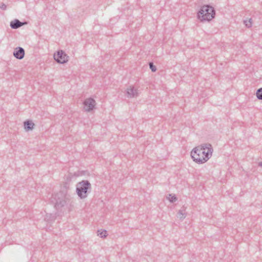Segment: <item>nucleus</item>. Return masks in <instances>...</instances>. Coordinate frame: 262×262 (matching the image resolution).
Masks as SVG:
<instances>
[{"mask_svg":"<svg viewBox=\"0 0 262 262\" xmlns=\"http://www.w3.org/2000/svg\"><path fill=\"white\" fill-rule=\"evenodd\" d=\"M91 189V184L88 180H82L76 184V192L81 199L86 198Z\"/></svg>","mask_w":262,"mask_h":262,"instance_id":"1","label":"nucleus"},{"mask_svg":"<svg viewBox=\"0 0 262 262\" xmlns=\"http://www.w3.org/2000/svg\"><path fill=\"white\" fill-rule=\"evenodd\" d=\"M54 199L56 200V202L55 203V207L56 209H58L64 206L66 202L63 198H60L58 196V195L55 194Z\"/></svg>","mask_w":262,"mask_h":262,"instance_id":"8","label":"nucleus"},{"mask_svg":"<svg viewBox=\"0 0 262 262\" xmlns=\"http://www.w3.org/2000/svg\"><path fill=\"white\" fill-rule=\"evenodd\" d=\"M84 108L86 112L92 111L96 105V101L92 98H86L83 102Z\"/></svg>","mask_w":262,"mask_h":262,"instance_id":"6","label":"nucleus"},{"mask_svg":"<svg viewBox=\"0 0 262 262\" xmlns=\"http://www.w3.org/2000/svg\"><path fill=\"white\" fill-rule=\"evenodd\" d=\"M98 235L100 237L105 238L107 236V231L105 230H98Z\"/></svg>","mask_w":262,"mask_h":262,"instance_id":"13","label":"nucleus"},{"mask_svg":"<svg viewBox=\"0 0 262 262\" xmlns=\"http://www.w3.org/2000/svg\"><path fill=\"white\" fill-rule=\"evenodd\" d=\"M244 23L247 28H251L252 25V18H250L248 20H244Z\"/></svg>","mask_w":262,"mask_h":262,"instance_id":"15","label":"nucleus"},{"mask_svg":"<svg viewBox=\"0 0 262 262\" xmlns=\"http://www.w3.org/2000/svg\"><path fill=\"white\" fill-rule=\"evenodd\" d=\"M200 149V146L196 147L193 149L191 152V157L193 160L198 164L205 163V161L202 159L204 158L203 152Z\"/></svg>","mask_w":262,"mask_h":262,"instance_id":"3","label":"nucleus"},{"mask_svg":"<svg viewBox=\"0 0 262 262\" xmlns=\"http://www.w3.org/2000/svg\"><path fill=\"white\" fill-rule=\"evenodd\" d=\"M200 149H202L204 158L202 159L206 162L211 156L213 151L212 145L209 144H203L201 145Z\"/></svg>","mask_w":262,"mask_h":262,"instance_id":"4","label":"nucleus"},{"mask_svg":"<svg viewBox=\"0 0 262 262\" xmlns=\"http://www.w3.org/2000/svg\"><path fill=\"white\" fill-rule=\"evenodd\" d=\"M167 198L171 203H174L177 200V197L174 195H173L171 194H169Z\"/></svg>","mask_w":262,"mask_h":262,"instance_id":"14","label":"nucleus"},{"mask_svg":"<svg viewBox=\"0 0 262 262\" xmlns=\"http://www.w3.org/2000/svg\"><path fill=\"white\" fill-rule=\"evenodd\" d=\"M215 10L209 5H204L198 13V17L201 21L211 20L214 17Z\"/></svg>","mask_w":262,"mask_h":262,"instance_id":"2","label":"nucleus"},{"mask_svg":"<svg viewBox=\"0 0 262 262\" xmlns=\"http://www.w3.org/2000/svg\"><path fill=\"white\" fill-rule=\"evenodd\" d=\"M149 68L152 72H155L157 71V68L152 62H149Z\"/></svg>","mask_w":262,"mask_h":262,"instance_id":"17","label":"nucleus"},{"mask_svg":"<svg viewBox=\"0 0 262 262\" xmlns=\"http://www.w3.org/2000/svg\"><path fill=\"white\" fill-rule=\"evenodd\" d=\"M68 56L62 50L57 52V54L54 55V59L59 63H64L68 61Z\"/></svg>","mask_w":262,"mask_h":262,"instance_id":"5","label":"nucleus"},{"mask_svg":"<svg viewBox=\"0 0 262 262\" xmlns=\"http://www.w3.org/2000/svg\"><path fill=\"white\" fill-rule=\"evenodd\" d=\"M256 95L258 99L262 100V88L257 90Z\"/></svg>","mask_w":262,"mask_h":262,"instance_id":"16","label":"nucleus"},{"mask_svg":"<svg viewBox=\"0 0 262 262\" xmlns=\"http://www.w3.org/2000/svg\"><path fill=\"white\" fill-rule=\"evenodd\" d=\"M27 21L21 22L17 19H15L13 21H11L10 26L12 29H16L20 28L24 25L27 24Z\"/></svg>","mask_w":262,"mask_h":262,"instance_id":"9","label":"nucleus"},{"mask_svg":"<svg viewBox=\"0 0 262 262\" xmlns=\"http://www.w3.org/2000/svg\"><path fill=\"white\" fill-rule=\"evenodd\" d=\"M34 125V123L32 120H27L24 122V128L26 131L32 130Z\"/></svg>","mask_w":262,"mask_h":262,"instance_id":"11","label":"nucleus"},{"mask_svg":"<svg viewBox=\"0 0 262 262\" xmlns=\"http://www.w3.org/2000/svg\"><path fill=\"white\" fill-rule=\"evenodd\" d=\"M178 217H179L180 220H183L186 217L185 209L179 210L178 213Z\"/></svg>","mask_w":262,"mask_h":262,"instance_id":"12","label":"nucleus"},{"mask_svg":"<svg viewBox=\"0 0 262 262\" xmlns=\"http://www.w3.org/2000/svg\"><path fill=\"white\" fill-rule=\"evenodd\" d=\"M0 8L2 10H5L7 8V6L4 3H1L0 4Z\"/></svg>","mask_w":262,"mask_h":262,"instance_id":"18","label":"nucleus"},{"mask_svg":"<svg viewBox=\"0 0 262 262\" xmlns=\"http://www.w3.org/2000/svg\"><path fill=\"white\" fill-rule=\"evenodd\" d=\"M258 166L260 167H262V162H260L258 163Z\"/></svg>","mask_w":262,"mask_h":262,"instance_id":"19","label":"nucleus"},{"mask_svg":"<svg viewBox=\"0 0 262 262\" xmlns=\"http://www.w3.org/2000/svg\"><path fill=\"white\" fill-rule=\"evenodd\" d=\"M126 93L127 97L129 98H133L138 96L137 90L135 89L134 87L132 86H130L127 89Z\"/></svg>","mask_w":262,"mask_h":262,"instance_id":"10","label":"nucleus"},{"mask_svg":"<svg viewBox=\"0 0 262 262\" xmlns=\"http://www.w3.org/2000/svg\"><path fill=\"white\" fill-rule=\"evenodd\" d=\"M25 50L21 47H17L13 52V56L18 59H21L25 56Z\"/></svg>","mask_w":262,"mask_h":262,"instance_id":"7","label":"nucleus"}]
</instances>
